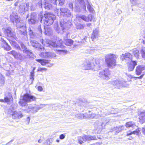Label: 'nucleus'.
<instances>
[{"mask_svg": "<svg viewBox=\"0 0 145 145\" xmlns=\"http://www.w3.org/2000/svg\"><path fill=\"white\" fill-rule=\"evenodd\" d=\"M56 50L60 54L63 53H66V51L63 50Z\"/></svg>", "mask_w": 145, "mask_h": 145, "instance_id": "nucleus-59", "label": "nucleus"}, {"mask_svg": "<svg viewBox=\"0 0 145 145\" xmlns=\"http://www.w3.org/2000/svg\"><path fill=\"white\" fill-rule=\"evenodd\" d=\"M65 137V134H63L60 135L59 138L60 139L62 140Z\"/></svg>", "mask_w": 145, "mask_h": 145, "instance_id": "nucleus-60", "label": "nucleus"}, {"mask_svg": "<svg viewBox=\"0 0 145 145\" xmlns=\"http://www.w3.org/2000/svg\"><path fill=\"white\" fill-rule=\"evenodd\" d=\"M3 68L8 72V73L7 74L8 76L11 74L13 71L12 70H11L12 67L11 66V65L9 64H5L3 66Z\"/></svg>", "mask_w": 145, "mask_h": 145, "instance_id": "nucleus-20", "label": "nucleus"}, {"mask_svg": "<svg viewBox=\"0 0 145 145\" xmlns=\"http://www.w3.org/2000/svg\"><path fill=\"white\" fill-rule=\"evenodd\" d=\"M145 70V66L143 65H140L137 66L136 69L135 73L137 75H139L142 73H143V71Z\"/></svg>", "mask_w": 145, "mask_h": 145, "instance_id": "nucleus-18", "label": "nucleus"}, {"mask_svg": "<svg viewBox=\"0 0 145 145\" xmlns=\"http://www.w3.org/2000/svg\"><path fill=\"white\" fill-rule=\"evenodd\" d=\"M36 15L35 13H32L31 15L30 19H36Z\"/></svg>", "mask_w": 145, "mask_h": 145, "instance_id": "nucleus-53", "label": "nucleus"}, {"mask_svg": "<svg viewBox=\"0 0 145 145\" xmlns=\"http://www.w3.org/2000/svg\"><path fill=\"white\" fill-rule=\"evenodd\" d=\"M39 56L43 58H48V52L41 53Z\"/></svg>", "mask_w": 145, "mask_h": 145, "instance_id": "nucleus-37", "label": "nucleus"}, {"mask_svg": "<svg viewBox=\"0 0 145 145\" xmlns=\"http://www.w3.org/2000/svg\"><path fill=\"white\" fill-rule=\"evenodd\" d=\"M18 29L20 31V34L24 35H26V27L25 24L22 25H20Z\"/></svg>", "mask_w": 145, "mask_h": 145, "instance_id": "nucleus-21", "label": "nucleus"}, {"mask_svg": "<svg viewBox=\"0 0 145 145\" xmlns=\"http://www.w3.org/2000/svg\"><path fill=\"white\" fill-rule=\"evenodd\" d=\"M8 54L12 55L15 58L17 59L18 56V53L15 51L12 50L11 51L8 52Z\"/></svg>", "mask_w": 145, "mask_h": 145, "instance_id": "nucleus-35", "label": "nucleus"}, {"mask_svg": "<svg viewBox=\"0 0 145 145\" xmlns=\"http://www.w3.org/2000/svg\"><path fill=\"white\" fill-rule=\"evenodd\" d=\"M25 54H24V55L22 54L18 53V56L17 59H19L20 60H24L25 59L27 58L28 56H29V58H31L30 56H27V54L26 55H25Z\"/></svg>", "mask_w": 145, "mask_h": 145, "instance_id": "nucleus-25", "label": "nucleus"}, {"mask_svg": "<svg viewBox=\"0 0 145 145\" xmlns=\"http://www.w3.org/2000/svg\"><path fill=\"white\" fill-rule=\"evenodd\" d=\"M76 18L79 20L80 19L85 22H89L92 21L93 18V16L91 14L89 15L88 16L85 15H80L77 16Z\"/></svg>", "mask_w": 145, "mask_h": 145, "instance_id": "nucleus-11", "label": "nucleus"}, {"mask_svg": "<svg viewBox=\"0 0 145 145\" xmlns=\"http://www.w3.org/2000/svg\"><path fill=\"white\" fill-rule=\"evenodd\" d=\"M93 65L91 62L89 60H86L84 62L83 67L85 69L89 70L93 69Z\"/></svg>", "mask_w": 145, "mask_h": 145, "instance_id": "nucleus-16", "label": "nucleus"}, {"mask_svg": "<svg viewBox=\"0 0 145 145\" xmlns=\"http://www.w3.org/2000/svg\"><path fill=\"white\" fill-rule=\"evenodd\" d=\"M39 1L38 3L37 4V6H38L39 8L42 7V4L41 0H39Z\"/></svg>", "mask_w": 145, "mask_h": 145, "instance_id": "nucleus-57", "label": "nucleus"}, {"mask_svg": "<svg viewBox=\"0 0 145 145\" xmlns=\"http://www.w3.org/2000/svg\"><path fill=\"white\" fill-rule=\"evenodd\" d=\"M76 117L79 119H86V113L84 114H78L75 115Z\"/></svg>", "mask_w": 145, "mask_h": 145, "instance_id": "nucleus-29", "label": "nucleus"}, {"mask_svg": "<svg viewBox=\"0 0 145 145\" xmlns=\"http://www.w3.org/2000/svg\"><path fill=\"white\" fill-rule=\"evenodd\" d=\"M87 0L88 4L87 5V8L89 12L91 13H93L94 12V10L91 5L89 3L88 0Z\"/></svg>", "mask_w": 145, "mask_h": 145, "instance_id": "nucleus-32", "label": "nucleus"}, {"mask_svg": "<svg viewBox=\"0 0 145 145\" xmlns=\"http://www.w3.org/2000/svg\"><path fill=\"white\" fill-rule=\"evenodd\" d=\"M68 22H66L63 21L60 22L61 26V27L63 32L64 31L65 29L68 28Z\"/></svg>", "mask_w": 145, "mask_h": 145, "instance_id": "nucleus-26", "label": "nucleus"}, {"mask_svg": "<svg viewBox=\"0 0 145 145\" xmlns=\"http://www.w3.org/2000/svg\"><path fill=\"white\" fill-rule=\"evenodd\" d=\"M4 32L5 35L9 37H14V33L12 31L11 28L10 27H8L6 28L4 30Z\"/></svg>", "mask_w": 145, "mask_h": 145, "instance_id": "nucleus-17", "label": "nucleus"}, {"mask_svg": "<svg viewBox=\"0 0 145 145\" xmlns=\"http://www.w3.org/2000/svg\"><path fill=\"white\" fill-rule=\"evenodd\" d=\"M133 55L137 59H138L139 57V51L137 48H134L131 50Z\"/></svg>", "mask_w": 145, "mask_h": 145, "instance_id": "nucleus-24", "label": "nucleus"}, {"mask_svg": "<svg viewBox=\"0 0 145 145\" xmlns=\"http://www.w3.org/2000/svg\"><path fill=\"white\" fill-rule=\"evenodd\" d=\"M139 131V130L138 129H137L136 131H134L133 132H131L130 131H128L127 133V136H129L132 134L138 135Z\"/></svg>", "mask_w": 145, "mask_h": 145, "instance_id": "nucleus-34", "label": "nucleus"}, {"mask_svg": "<svg viewBox=\"0 0 145 145\" xmlns=\"http://www.w3.org/2000/svg\"><path fill=\"white\" fill-rule=\"evenodd\" d=\"M2 48H4V49L7 51H9L11 49V47L7 43L5 46H3Z\"/></svg>", "mask_w": 145, "mask_h": 145, "instance_id": "nucleus-45", "label": "nucleus"}, {"mask_svg": "<svg viewBox=\"0 0 145 145\" xmlns=\"http://www.w3.org/2000/svg\"><path fill=\"white\" fill-rule=\"evenodd\" d=\"M57 0H50V2L54 5H56L57 1Z\"/></svg>", "mask_w": 145, "mask_h": 145, "instance_id": "nucleus-62", "label": "nucleus"}, {"mask_svg": "<svg viewBox=\"0 0 145 145\" xmlns=\"http://www.w3.org/2000/svg\"><path fill=\"white\" fill-rule=\"evenodd\" d=\"M126 75L128 77L131 79H132L133 78H135V77L133 76L132 75L126 73Z\"/></svg>", "mask_w": 145, "mask_h": 145, "instance_id": "nucleus-61", "label": "nucleus"}, {"mask_svg": "<svg viewBox=\"0 0 145 145\" xmlns=\"http://www.w3.org/2000/svg\"><path fill=\"white\" fill-rule=\"evenodd\" d=\"M59 5L61 6L63 5L64 3V0H58Z\"/></svg>", "mask_w": 145, "mask_h": 145, "instance_id": "nucleus-58", "label": "nucleus"}, {"mask_svg": "<svg viewBox=\"0 0 145 145\" xmlns=\"http://www.w3.org/2000/svg\"><path fill=\"white\" fill-rule=\"evenodd\" d=\"M75 11L78 12L81 11L85 13L86 12L85 3L83 0H75Z\"/></svg>", "mask_w": 145, "mask_h": 145, "instance_id": "nucleus-4", "label": "nucleus"}, {"mask_svg": "<svg viewBox=\"0 0 145 145\" xmlns=\"http://www.w3.org/2000/svg\"><path fill=\"white\" fill-rule=\"evenodd\" d=\"M4 77L3 75L0 73V86H3L5 83Z\"/></svg>", "mask_w": 145, "mask_h": 145, "instance_id": "nucleus-36", "label": "nucleus"}, {"mask_svg": "<svg viewBox=\"0 0 145 145\" xmlns=\"http://www.w3.org/2000/svg\"><path fill=\"white\" fill-rule=\"evenodd\" d=\"M36 60L37 61L40 63L41 65H45L46 63H48L50 61L49 60L41 59H36Z\"/></svg>", "mask_w": 145, "mask_h": 145, "instance_id": "nucleus-27", "label": "nucleus"}, {"mask_svg": "<svg viewBox=\"0 0 145 145\" xmlns=\"http://www.w3.org/2000/svg\"><path fill=\"white\" fill-rule=\"evenodd\" d=\"M98 33L99 31L98 29H95L93 30V33L91 36V38L92 39L93 41H94L95 39L98 38Z\"/></svg>", "mask_w": 145, "mask_h": 145, "instance_id": "nucleus-23", "label": "nucleus"}, {"mask_svg": "<svg viewBox=\"0 0 145 145\" xmlns=\"http://www.w3.org/2000/svg\"><path fill=\"white\" fill-rule=\"evenodd\" d=\"M145 74V72H143V74H142L141 76L138 77H135V78H138V79H141L143 77L144 74Z\"/></svg>", "mask_w": 145, "mask_h": 145, "instance_id": "nucleus-63", "label": "nucleus"}, {"mask_svg": "<svg viewBox=\"0 0 145 145\" xmlns=\"http://www.w3.org/2000/svg\"><path fill=\"white\" fill-rule=\"evenodd\" d=\"M7 19L6 18H0V23L2 25L3 24L5 23Z\"/></svg>", "mask_w": 145, "mask_h": 145, "instance_id": "nucleus-50", "label": "nucleus"}, {"mask_svg": "<svg viewBox=\"0 0 145 145\" xmlns=\"http://www.w3.org/2000/svg\"><path fill=\"white\" fill-rule=\"evenodd\" d=\"M77 139L79 143L81 144L83 143L84 141L93 140H97V139L95 136L85 135L83 137H78Z\"/></svg>", "mask_w": 145, "mask_h": 145, "instance_id": "nucleus-6", "label": "nucleus"}, {"mask_svg": "<svg viewBox=\"0 0 145 145\" xmlns=\"http://www.w3.org/2000/svg\"><path fill=\"white\" fill-rule=\"evenodd\" d=\"M95 51V50L93 47H89L87 50V52L89 54L94 53Z\"/></svg>", "mask_w": 145, "mask_h": 145, "instance_id": "nucleus-46", "label": "nucleus"}, {"mask_svg": "<svg viewBox=\"0 0 145 145\" xmlns=\"http://www.w3.org/2000/svg\"><path fill=\"white\" fill-rule=\"evenodd\" d=\"M118 57V56L112 54H109L105 56V61L108 67L113 69L116 66V59Z\"/></svg>", "mask_w": 145, "mask_h": 145, "instance_id": "nucleus-1", "label": "nucleus"}, {"mask_svg": "<svg viewBox=\"0 0 145 145\" xmlns=\"http://www.w3.org/2000/svg\"><path fill=\"white\" fill-rule=\"evenodd\" d=\"M121 58L123 61H125L126 63L133 61L132 60V55L129 52L122 54L121 56Z\"/></svg>", "mask_w": 145, "mask_h": 145, "instance_id": "nucleus-9", "label": "nucleus"}, {"mask_svg": "<svg viewBox=\"0 0 145 145\" xmlns=\"http://www.w3.org/2000/svg\"><path fill=\"white\" fill-rule=\"evenodd\" d=\"M39 19L40 22L42 20H44V24L47 25H51L53 23L54 21L56 19V16L51 13H47L44 14V16L42 14H40Z\"/></svg>", "mask_w": 145, "mask_h": 145, "instance_id": "nucleus-2", "label": "nucleus"}, {"mask_svg": "<svg viewBox=\"0 0 145 145\" xmlns=\"http://www.w3.org/2000/svg\"><path fill=\"white\" fill-rule=\"evenodd\" d=\"M10 18L11 21L14 24L15 22L16 23L18 24L20 22L19 18L17 14L15 12H13L10 15Z\"/></svg>", "mask_w": 145, "mask_h": 145, "instance_id": "nucleus-12", "label": "nucleus"}, {"mask_svg": "<svg viewBox=\"0 0 145 145\" xmlns=\"http://www.w3.org/2000/svg\"><path fill=\"white\" fill-rule=\"evenodd\" d=\"M47 45H46V46H49L51 47V46H52L53 47H56L58 46V45L57 44H56L55 42H50L48 43Z\"/></svg>", "mask_w": 145, "mask_h": 145, "instance_id": "nucleus-40", "label": "nucleus"}, {"mask_svg": "<svg viewBox=\"0 0 145 145\" xmlns=\"http://www.w3.org/2000/svg\"><path fill=\"white\" fill-rule=\"evenodd\" d=\"M60 15L61 16H63L65 15V12L68 11V9L66 8H61L60 9Z\"/></svg>", "mask_w": 145, "mask_h": 145, "instance_id": "nucleus-33", "label": "nucleus"}, {"mask_svg": "<svg viewBox=\"0 0 145 145\" xmlns=\"http://www.w3.org/2000/svg\"><path fill=\"white\" fill-rule=\"evenodd\" d=\"M73 41L71 39H67L65 40V44L67 46H70L72 44Z\"/></svg>", "mask_w": 145, "mask_h": 145, "instance_id": "nucleus-41", "label": "nucleus"}, {"mask_svg": "<svg viewBox=\"0 0 145 145\" xmlns=\"http://www.w3.org/2000/svg\"><path fill=\"white\" fill-rule=\"evenodd\" d=\"M135 126V123L131 121L127 122L125 124V126L126 127H134Z\"/></svg>", "mask_w": 145, "mask_h": 145, "instance_id": "nucleus-30", "label": "nucleus"}, {"mask_svg": "<svg viewBox=\"0 0 145 145\" xmlns=\"http://www.w3.org/2000/svg\"><path fill=\"white\" fill-rule=\"evenodd\" d=\"M110 74V71L108 69H106L103 71H101L99 72V76L101 78L108 80Z\"/></svg>", "mask_w": 145, "mask_h": 145, "instance_id": "nucleus-8", "label": "nucleus"}, {"mask_svg": "<svg viewBox=\"0 0 145 145\" xmlns=\"http://www.w3.org/2000/svg\"><path fill=\"white\" fill-rule=\"evenodd\" d=\"M36 99V98L33 96L28 94H25L21 97L19 103L21 106H25L27 105V102L35 101Z\"/></svg>", "mask_w": 145, "mask_h": 145, "instance_id": "nucleus-3", "label": "nucleus"}, {"mask_svg": "<svg viewBox=\"0 0 145 145\" xmlns=\"http://www.w3.org/2000/svg\"><path fill=\"white\" fill-rule=\"evenodd\" d=\"M139 119L142 122H145V113L142 112L140 115Z\"/></svg>", "mask_w": 145, "mask_h": 145, "instance_id": "nucleus-39", "label": "nucleus"}, {"mask_svg": "<svg viewBox=\"0 0 145 145\" xmlns=\"http://www.w3.org/2000/svg\"><path fill=\"white\" fill-rule=\"evenodd\" d=\"M103 110L102 109H97L96 111L97 112V113L96 112V114L92 113L91 114L86 113V118H100L103 117L105 116L106 114L104 112H102Z\"/></svg>", "mask_w": 145, "mask_h": 145, "instance_id": "nucleus-5", "label": "nucleus"}, {"mask_svg": "<svg viewBox=\"0 0 145 145\" xmlns=\"http://www.w3.org/2000/svg\"><path fill=\"white\" fill-rule=\"evenodd\" d=\"M0 41L2 47L5 46L7 44L4 39L2 38H1Z\"/></svg>", "mask_w": 145, "mask_h": 145, "instance_id": "nucleus-44", "label": "nucleus"}, {"mask_svg": "<svg viewBox=\"0 0 145 145\" xmlns=\"http://www.w3.org/2000/svg\"><path fill=\"white\" fill-rule=\"evenodd\" d=\"M12 115L13 119H17L22 118L23 115L22 113L19 111H15L11 110Z\"/></svg>", "mask_w": 145, "mask_h": 145, "instance_id": "nucleus-13", "label": "nucleus"}, {"mask_svg": "<svg viewBox=\"0 0 145 145\" xmlns=\"http://www.w3.org/2000/svg\"><path fill=\"white\" fill-rule=\"evenodd\" d=\"M44 5L45 8L46 9H49L52 8V5L50 3L45 2Z\"/></svg>", "mask_w": 145, "mask_h": 145, "instance_id": "nucleus-43", "label": "nucleus"}, {"mask_svg": "<svg viewBox=\"0 0 145 145\" xmlns=\"http://www.w3.org/2000/svg\"><path fill=\"white\" fill-rule=\"evenodd\" d=\"M137 65V62L134 61H131L129 65H128V70L132 71L134 69L135 66Z\"/></svg>", "mask_w": 145, "mask_h": 145, "instance_id": "nucleus-22", "label": "nucleus"}, {"mask_svg": "<svg viewBox=\"0 0 145 145\" xmlns=\"http://www.w3.org/2000/svg\"><path fill=\"white\" fill-rule=\"evenodd\" d=\"M123 126H120L113 128L112 130L113 131H115L116 132L119 133L123 129Z\"/></svg>", "mask_w": 145, "mask_h": 145, "instance_id": "nucleus-28", "label": "nucleus"}, {"mask_svg": "<svg viewBox=\"0 0 145 145\" xmlns=\"http://www.w3.org/2000/svg\"><path fill=\"white\" fill-rule=\"evenodd\" d=\"M56 56V55L53 52H48V58H53Z\"/></svg>", "mask_w": 145, "mask_h": 145, "instance_id": "nucleus-47", "label": "nucleus"}, {"mask_svg": "<svg viewBox=\"0 0 145 145\" xmlns=\"http://www.w3.org/2000/svg\"><path fill=\"white\" fill-rule=\"evenodd\" d=\"M76 28L77 29H82L84 28V25L80 24H78L76 25Z\"/></svg>", "mask_w": 145, "mask_h": 145, "instance_id": "nucleus-49", "label": "nucleus"}, {"mask_svg": "<svg viewBox=\"0 0 145 145\" xmlns=\"http://www.w3.org/2000/svg\"><path fill=\"white\" fill-rule=\"evenodd\" d=\"M20 45L21 48L23 49L22 51L24 53L27 54V56H31L33 55V54L30 51L27 49L26 47L24 44L22 42L21 43Z\"/></svg>", "mask_w": 145, "mask_h": 145, "instance_id": "nucleus-15", "label": "nucleus"}, {"mask_svg": "<svg viewBox=\"0 0 145 145\" xmlns=\"http://www.w3.org/2000/svg\"><path fill=\"white\" fill-rule=\"evenodd\" d=\"M42 108V107L37 105H29L25 109V111L27 112L35 113L38 110Z\"/></svg>", "mask_w": 145, "mask_h": 145, "instance_id": "nucleus-7", "label": "nucleus"}, {"mask_svg": "<svg viewBox=\"0 0 145 145\" xmlns=\"http://www.w3.org/2000/svg\"><path fill=\"white\" fill-rule=\"evenodd\" d=\"M11 44L13 46H14L15 48H16L17 49L20 50H22L20 46L18 45L17 43L15 42H11Z\"/></svg>", "mask_w": 145, "mask_h": 145, "instance_id": "nucleus-38", "label": "nucleus"}, {"mask_svg": "<svg viewBox=\"0 0 145 145\" xmlns=\"http://www.w3.org/2000/svg\"><path fill=\"white\" fill-rule=\"evenodd\" d=\"M0 102H6L8 104H10L13 102V98L11 94L10 93H8L5 95L4 99H0Z\"/></svg>", "mask_w": 145, "mask_h": 145, "instance_id": "nucleus-10", "label": "nucleus"}, {"mask_svg": "<svg viewBox=\"0 0 145 145\" xmlns=\"http://www.w3.org/2000/svg\"><path fill=\"white\" fill-rule=\"evenodd\" d=\"M37 19H29V22L30 24H34L37 22Z\"/></svg>", "mask_w": 145, "mask_h": 145, "instance_id": "nucleus-52", "label": "nucleus"}, {"mask_svg": "<svg viewBox=\"0 0 145 145\" xmlns=\"http://www.w3.org/2000/svg\"><path fill=\"white\" fill-rule=\"evenodd\" d=\"M71 15V12H70V10L68 9V11L65 12V15L63 16L69 17Z\"/></svg>", "mask_w": 145, "mask_h": 145, "instance_id": "nucleus-51", "label": "nucleus"}, {"mask_svg": "<svg viewBox=\"0 0 145 145\" xmlns=\"http://www.w3.org/2000/svg\"><path fill=\"white\" fill-rule=\"evenodd\" d=\"M131 3L133 5L139 4L140 2L138 0H130Z\"/></svg>", "mask_w": 145, "mask_h": 145, "instance_id": "nucleus-48", "label": "nucleus"}, {"mask_svg": "<svg viewBox=\"0 0 145 145\" xmlns=\"http://www.w3.org/2000/svg\"><path fill=\"white\" fill-rule=\"evenodd\" d=\"M112 84L116 88H120L123 86V82L118 80L113 82Z\"/></svg>", "mask_w": 145, "mask_h": 145, "instance_id": "nucleus-19", "label": "nucleus"}, {"mask_svg": "<svg viewBox=\"0 0 145 145\" xmlns=\"http://www.w3.org/2000/svg\"><path fill=\"white\" fill-rule=\"evenodd\" d=\"M47 69L46 68H41L40 67H39L38 68L37 70V71H46L47 70Z\"/></svg>", "mask_w": 145, "mask_h": 145, "instance_id": "nucleus-56", "label": "nucleus"}, {"mask_svg": "<svg viewBox=\"0 0 145 145\" xmlns=\"http://www.w3.org/2000/svg\"><path fill=\"white\" fill-rule=\"evenodd\" d=\"M69 8L71 9L72 10H73V4L71 3L69 4Z\"/></svg>", "mask_w": 145, "mask_h": 145, "instance_id": "nucleus-64", "label": "nucleus"}, {"mask_svg": "<svg viewBox=\"0 0 145 145\" xmlns=\"http://www.w3.org/2000/svg\"><path fill=\"white\" fill-rule=\"evenodd\" d=\"M29 34L30 37L31 38H34L35 37V33L33 32V30L31 28H29Z\"/></svg>", "mask_w": 145, "mask_h": 145, "instance_id": "nucleus-42", "label": "nucleus"}, {"mask_svg": "<svg viewBox=\"0 0 145 145\" xmlns=\"http://www.w3.org/2000/svg\"><path fill=\"white\" fill-rule=\"evenodd\" d=\"M30 43L32 46L35 48H38L40 46V44L37 42L35 40H31Z\"/></svg>", "mask_w": 145, "mask_h": 145, "instance_id": "nucleus-31", "label": "nucleus"}, {"mask_svg": "<svg viewBox=\"0 0 145 145\" xmlns=\"http://www.w3.org/2000/svg\"><path fill=\"white\" fill-rule=\"evenodd\" d=\"M28 4L22 3H21L19 6V11L21 13H24L26 11L28 10Z\"/></svg>", "mask_w": 145, "mask_h": 145, "instance_id": "nucleus-14", "label": "nucleus"}, {"mask_svg": "<svg viewBox=\"0 0 145 145\" xmlns=\"http://www.w3.org/2000/svg\"><path fill=\"white\" fill-rule=\"evenodd\" d=\"M102 125L100 124L99 125L98 127H97V129H96V130H98V131L97 132V133H100L101 130H102Z\"/></svg>", "mask_w": 145, "mask_h": 145, "instance_id": "nucleus-55", "label": "nucleus"}, {"mask_svg": "<svg viewBox=\"0 0 145 145\" xmlns=\"http://www.w3.org/2000/svg\"><path fill=\"white\" fill-rule=\"evenodd\" d=\"M141 53L142 58L145 59V50L141 49Z\"/></svg>", "mask_w": 145, "mask_h": 145, "instance_id": "nucleus-54", "label": "nucleus"}]
</instances>
